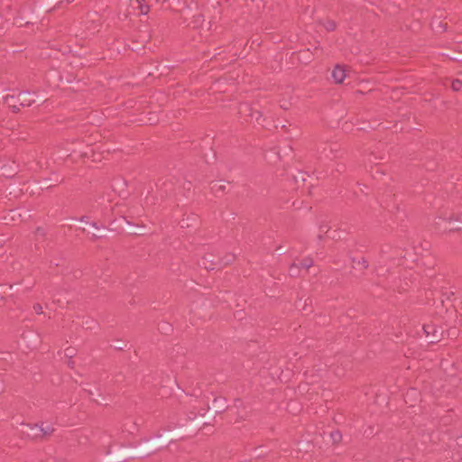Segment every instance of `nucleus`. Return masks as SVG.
Segmentation results:
<instances>
[{"label":"nucleus","instance_id":"3","mask_svg":"<svg viewBox=\"0 0 462 462\" xmlns=\"http://www.w3.org/2000/svg\"><path fill=\"white\" fill-rule=\"evenodd\" d=\"M79 223L82 226V232L90 233L94 240L99 239L106 234V227L105 226H98L97 222L91 221L88 216L79 217Z\"/></svg>","mask_w":462,"mask_h":462},{"label":"nucleus","instance_id":"18","mask_svg":"<svg viewBox=\"0 0 462 462\" xmlns=\"http://www.w3.org/2000/svg\"><path fill=\"white\" fill-rule=\"evenodd\" d=\"M143 2H145V0H130V5L133 7L138 8L142 14H146L149 12V6L143 5Z\"/></svg>","mask_w":462,"mask_h":462},{"label":"nucleus","instance_id":"22","mask_svg":"<svg viewBox=\"0 0 462 462\" xmlns=\"http://www.w3.org/2000/svg\"><path fill=\"white\" fill-rule=\"evenodd\" d=\"M313 259L311 257H305L301 260V262L299 263L300 268H303L305 270H309L311 266H313Z\"/></svg>","mask_w":462,"mask_h":462},{"label":"nucleus","instance_id":"28","mask_svg":"<svg viewBox=\"0 0 462 462\" xmlns=\"http://www.w3.org/2000/svg\"><path fill=\"white\" fill-rule=\"evenodd\" d=\"M65 355L69 358H72L76 355V350L73 347H68L65 349Z\"/></svg>","mask_w":462,"mask_h":462},{"label":"nucleus","instance_id":"35","mask_svg":"<svg viewBox=\"0 0 462 462\" xmlns=\"http://www.w3.org/2000/svg\"><path fill=\"white\" fill-rule=\"evenodd\" d=\"M448 334H449V335H451V336H453V337H457V330H456V329H453V330H449V331H448Z\"/></svg>","mask_w":462,"mask_h":462},{"label":"nucleus","instance_id":"1","mask_svg":"<svg viewBox=\"0 0 462 462\" xmlns=\"http://www.w3.org/2000/svg\"><path fill=\"white\" fill-rule=\"evenodd\" d=\"M185 433L183 429H173L164 434H156L149 438L141 439L133 449L136 458L150 457L159 451L168 441Z\"/></svg>","mask_w":462,"mask_h":462},{"label":"nucleus","instance_id":"12","mask_svg":"<svg viewBox=\"0 0 462 462\" xmlns=\"http://www.w3.org/2000/svg\"><path fill=\"white\" fill-rule=\"evenodd\" d=\"M199 265L206 270H214L217 267L214 255L210 253L205 254L199 261Z\"/></svg>","mask_w":462,"mask_h":462},{"label":"nucleus","instance_id":"27","mask_svg":"<svg viewBox=\"0 0 462 462\" xmlns=\"http://www.w3.org/2000/svg\"><path fill=\"white\" fill-rule=\"evenodd\" d=\"M32 309L38 315H42L44 313L43 308L40 303L33 304Z\"/></svg>","mask_w":462,"mask_h":462},{"label":"nucleus","instance_id":"13","mask_svg":"<svg viewBox=\"0 0 462 462\" xmlns=\"http://www.w3.org/2000/svg\"><path fill=\"white\" fill-rule=\"evenodd\" d=\"M331 76L337 84H341L346 78V70L343 66L336 65L332 70Z\"/></svg>","mask_w":462,"mask_h":462},{"label":"nucleus","instance_id":"4","mask_svg":"<svg viewBox=\"0 0 462 462\" xmlns=\"http://www.w3.org/2000/svg\"><path fill=\"white\" fill-rule=\"evenodd\" d=\"M135 458L136 457L133 449V445H130L121 448L112 455L107 453V457H106L105 462H126Z\"/></svg>","mask_w":462,"mask_h":462},{"label":"nucleus","instance_id":"9","mask_svg":"<svg viewBox=\"0 0 462 462\" xmlns=\"http://www.w3.org/2000/svg\"><path fill=\"white\" fill-rule=\"evenodd\" d=\"M60 183H61V180L56 179L55 182L52 183V180L51 179H43L42 181H37L35 184L32 186V189L30 190V187L27 186L24 188L25 192H29L31 195L34 194V189H49L51 187L58 186Z\"/></svg>","mask_w":462,"mask_h":462},{"label":"nucleus","instance_id":"5","mask_svg":"<svg viewBox=\"0 0 462 462\" xmlns=\"http://www.w3.org/2000/svg\"><path fill=\"white\" fill-rule=\"evenodd\" d=\"M208 412L214 420L217 416L223 414L228 408L227 401L223 396H217L213 399L210 405L207 406Z\"/></svg>","mask_w":462,"mask_h":462},{"label":"nucleus","instance_id":"26","mask_svg":"<svg viewBox=\"0 0 462 462\" xmlns=\"http://www.w3.org/2000/svg\"><path fill=\"white\" fill-rule=\"evenodd\" d=\"M330 437L334 442H339L342 439L341 433L337 430L331 432Z\"/></svg>","mask_w":462,"mask_h":462},{"label":"nucleus","instance_id":"38","mask_svg":"<svg viewBox=\"0 0 462 462\" xmlns=\"http://www.w3.org/2000/svg\"><path fill=\"white\" fill-rule=\"evenodd\" d=\"M73 364H74V363H73V361H69V365L70 367H72Z\"/></svg>","mask_w":462,"mask_h":462},{"label":"nucleus","instance_id":"17","mask_svg":"<svg viewBox=\"0 0 462 462\" xmlns=\"http://www.w3.org/2000/svg\"><path fill=\"white\" fill-rule=\"evenodd\" d=\"M229 182H226L224 180H216V181H212L210 183L211 185V190L214 192V193H224L226 192V184H228Z\"/></svg>","mask_w":462,"mask_h":462},{"label":"nucleus","instance_id":"10","mask_svg":"<svg viewBox=\"0 0 462 462\" xmlns=\"http://www.w3.org/2000/svg\"><path fill=\"white\" fill-rule=\"evenodd\" d=\"M125 229L134 236L143 235L146 231V226L144 224H135L131 221H126L125 224Z\"/></svg>","mask_w":462,"mask_h":462},{"label":"nucleus","instance_id":"14","mask_svg":"<svg viewBox=\"0 0 462 462\" xmlns=\"http://www.w3.org/2000/svg\"><path fill=\"white\" fill-rule=\"evenodd\" d=\"M27 427L29 428L28 438L31 440H33V441L42 440L40 429H39V423L27 424Z\"/></svg>","mask_w":462,"mask_h":462},{"label":"nucleus","instance_id":"29","mask_svg":"<svg viewBox=\"0 0 462 462\" xmlns=\"http://www.w3.org/2000/svg\"><path fill=\"white\" fill-rule=\"evenodd\" d=\"M446 56L449 59V60H457L458 59H462V56H457V55H455V54H449V53H447Z\"/></svg>","mask_w":462,"mask_h":462},{"label":"nucleus","instance_id":"39","mask_svg":"<svg viewBox=\"0 0 462 462\" xmlns=\"http://www.w3.org/2000/svg\"><path fill=\"white\" fill-rule=\"evenodd\" d=\"M310 51V49H307L306 51H303V53H307Z\"/></svg>","mask_w":462,"mask_h":462},{"label":"nucleus","instance_id":"23","mask_svg":"<svg viewBox=\"0 0 462 462\" xmlns=\"http://www.w3.org/2000/svg\"><path fill=\"white\" fill-rule=\"evenodd\" d=\"M322 25L328 32H333L337 29V23L334 20H326L322 23Z\"/></svg>","mask_w":462,"mask_h":462},{"label":"nucleus","instance_id":"15","mask_svg":"<svg viewBox=\"0 0 462 462\" xmlns=\"http://www.w3.org/2000/svg\"><path fill=\"white\" fill-rule=\"evenodd\" d=\"M39 429L41 433L42 440L51 436L55 431V429L51 424H45L44 422L39 423Z\"/></svg>","mask_w":462,"mask_h":462},{"label":"nucleus","instance_id":"2","mask_svg":"<svg viewBox=\"0 0 462 462\" xmlns=\"http://www.w3.org/2000/svg\"><path fill=\"white\" fill-rule=\"evenodd\" d=\"M208 411H208V407L200 409L198 411V413H194L193 417H189V419L191 421L189 426H187V427L180 426V427H177L176 429H183V430H185V432H188L197 427L203 428L207 425H210V423H208L207 421H210L213 419ZM191 414H193V412H191Z\"/></svg>","mask_w":462,"mask_h":462},{"label":"nucleus","instance_id":"36","mask_svg":"<svg viewBox=\"0 0 462 462\" xmlns=\"http://www.w3.org/2000/svg\"><path fill=\"white\" fill-rule=\"evenodd\" d=\"M43 9H46V11H47V12H51V11L52 10V8H49V9H48V8H47V5H44V6H43Z\"/></svg>","mask_w":462,"mask_h":462},{"label":"nucleus","instance_id":"20","mask_svg":"<svg viewBox=\"0 0 462 462\" xmlns=\"http://www.w3.org/2000/svg\"><path fill=\"white\" fill-rule=\"evenodd\" d=\"M236 260V254L233 253H228L224 255V257L221 259L219 264L221 265H228L231 264Z\"/></svg>","mask_w":462,"mask_h":462},{"label":"nucleus","instance_id":"8","mask_svg":"<svg viewBox=\"0 0 462 462\" xmlns=\"http://www.w3.org/2000/svg\"><path fill=\"white\" fill-rule=\"evenodd\" d=\"M243 112L247 113L246 116L250 117V120L257 123L258 125H263L265 121L261 111L255 110L247 105H244L240 107V113Z\"/></svg>","mask_w":462,"mask_h":462},{"label":"nucleus","instance_id":"7","mask_svg":"<svg viewBox=\"0 0 462 462\" xmlns=\"http://www.w3.org/2000/svg\"><path fill=\"white\" fill-rule=\"evenodd\" d=\"M439 227H443L445 231L452 232L459 229L462 225V218L459 217H450L449 218L439 217L436 222Z\"/></svg>","mask_w":462,"mask_h":462},{"label":"nucleus","instance_id":"25","mask_svg":"<svg viewBox=\"0 0 462 462\" xmlns=\"http://www.w3.org/2000/svg\"><path fill=\"white\" fill-rule=\"evenodd\" d=\"M451 88L453 91H460L462 89V81L459 79H454L451 83Z\"/></svg>","mask_w":462,"mask_h":462},{"label":"nucleus","instance_id":"34","mask_svg":"<svg viewBox=\"0 0 462 462\" xmlns=\"http://www.w3.org/2000/svg\"><path fill=\"white\" fill-rule=\"evenodd\" d=\"M18 286H19V283H12V284L9 285V289L10 290H15V289L18 288Z\"/></svg>","mask_w":462,"mask_h":462},{"label":"nucleus","instance_id":"19","mask_svg":"<svg viewBox=\"0 0 462 462\" xmlns=\"http://www.w3.org/2000/svg\"><path fill=\"white\" fill-rule=\"evenodd\" d=\"M22 215L18 213L17 210H10V212L4 217V219L5 220L6 224H8L10 221H15L16 219H21Z\"/></svg>","mask_w":462,"mask_h":462},{"label":"nucleus","instance_id":"30","mask_svg":"<svg viewBox=\"0 0 462 462\" xmlns=\"http://www.w3.org/2000/svg\"><path fill=\"white\" fill-rule=\"evenodd\" d=\"M73 0H57V5H60L62 3L66 2L67 4L71 3ZM50 3L56 2V0H49Z\"/></svg>","mask_w":462,"mask_h":462},{"label":"nucleus","instance_id":"24","mask_svg":"<svg viewBox=\"0 0 462 462\" xmlns=\"http://www.w3.org/2000/svg\"><path fill=\"white\" fill-rule=\"evenodd\" d=\"M199 21H201L202 23V30L205 29L206 31H209L210 29V26H211V23L209 21H206L202 15H199L198 17H196L195 19V23H199Z\"/></svg>","mask_w":462,"mask_h":462},{"label":"nucleus","instance_id":"21","mask_svg":"<svg viewBox=\"0 0 462 462\" xmlns=\"http://www.w3.org/2000/svg\"><path fill=\"white\" fill-rule=\"evenodd\" d=\"M300 267L299 263H292L289 266V273L291 277H298L300 276Z\"/></svg>","mask_w":462,"mask_h":462},{"label":"nucleus","instance_id":"37","mask_svg":"<svg viewBox=\"0 0 462 462\" xmlns=\"http://www.w3.org/2000/svg\"><path fill=\"white\" fill-rule=\"evenodd\" d=\"M0 300H1V301H3V302H5V297L1 296V297H0Z\"/></svg>","mask_w":462,"mask_h":462},{"label":"nucleus","instance_id":"16","mask_svg":"<svg viewBox=\"0 0 462 462\" xmlns=\"http://www.w3.org/2000/svg\"><path fill=\"white\" fill-rule=\"evenodd\" d=\"M17 96L20 108L24 106H30L32 103L35 102L34 99L30 98V94L28 92H19L17 93Z\"/></svg>","mask_w":462,"mask_h":462},{"label":"nucleus","instance_id":"6","mask_svg":"<svg viewBox=\"0 0 462 462\" xmlns=\"http://www.w3.org/2000/svg\"><path fill=\"white\" fill-rule=\"evenodd\" d=\"M423 330L426 336L427 340L431 343L435 344L442 340L443 338V330L441 328L437 327L434 324H425L423 326Z\"/></svg>","mask_w":462,"mask_h":462},{"label":"nucleus","instance_id":"31","mask_svg":"<svg viewBox=\"0 0 462 462\" xmlns=\"http://www.w3.org/2000/svg\"><path fill=\"white\" fill-rule=\"evenodd\" d=\"M35 234L37 236H44L45 233H44V229L42 227H38L36 230H35Z\"/></svg>","mask_w":462,"mask_h":462},{"label":"nucleus","instance_id":"11","mask_svg":"<svg viewBox=\"0 0 462 462\" xmlns=\"http://www.w3.org/2000/svg\"><path fill=\"white\" fill-rule=\"evenodd\" d=\"M4 102L14 113H17L20 111V106H19L17 94H7L4 97Z\"/></svg>","mask_w":462,"mask_h":462},{"label":"nucleus","instance_id":"32","mask_svg":"<svg viewBox=\"0 0 462 462\" xmlns=\"http://www.w3.org/2000/svg\"><path fill=\"white\" fill-rule=\"evenodd\" d=\"M436 30L437 31L440 30L441 32H445L446 31V24H442L441 23H439V25H438V28Z\"/></svg>","mask_w":462,"mask_h":462},{"label":"nucleus","instance_id":"33","mask_svg":"<svg viewBox=\"0 0 462 462\" xmlns=\"http://www.w3.org/2000/svg\"><path fill=\"white\" fill-rule=\"evenodd\" d=\"M276 251L279 254H283L285 252V247H283L282 245H279V246H277Z\"/></svg>","mask_w":462,"mask_h":462}]
</instances>
